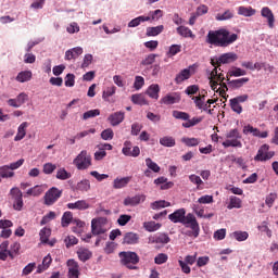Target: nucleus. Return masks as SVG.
I'll use <instances>...</instances> for the list:
<instances>
[{
	"instance_id": "de8ad7c7",
	"label": "nucleus",
	"mask_w": 278,
	"mask_h": 278,
	"mask_svg": "<svg viewBox=\"0 0 278 278\" xmlns=\"http://www.w3.org/2000/svg\"><path fill=\"white\" fill-rule=\"evenodd\" d=\"M160 227H162V224L155 223V222H144L143 223V228L146 229V231H157V229H160Z\"/></svg>"
},
{
	"instance_id": "423d86ee",
	"label": "nucleus",
	"mask_w": 278,
	"mask_h": 278,
	"mask_svg": "<svg viewBox=\"0 0 278 278\" xmlns=\"http://www.w3.org/2000/svg\"><path fill=\"white\" fill-rule=\"evenodd\" d=\"M119 257L123 266H126L129 270H136L138 268L136 264L140 262V257L136 252H121Z\"/></svg>"
},
{
	"instance_id": "20e7f679",
	"label": "nucleus",
	"mask_w": 278,
	"mask_h": 278,
	"mask_svg": "<svg viewBox=\"0 0 278 278\" xmlns=\"http://www.w3.org/2000/svg\"><path fill=\"white\" fill-rule=\"evenodd\" d=\"M77 170H88L92 166V155L87 150L80 151L73 160Z\"/></svg>"
},
{
	"instance_id": "603ef678",
	"label": "nucleus",
	"mask_w": 278,
	"mask_h": 278,
	"mask_svg": "<svg viewBox=\"0 0 278 278\" xmlns=\"http://www.w3.org/2000/svg\"><path fill=\"white\" fill-rule=\"evenodd\" d=\"M258 231H262L263 233H266L267 238H273V230L268 228V222H263L257 227Z\"/></svg>"
},
{
	"instance_id": "f3484780",
	"label": "nucleus",
	"mask_w": 278,
	"mask_h": 278,
	"mask_svg": "<svg viewBox=\"0 0 278 278\" xmlns=\"http://www.w3.org/2000/svg\"><path fill=\"white\" fill-rule=\"evenodd\" d=\"M243 134L245 136H249V134H252L255 138H268V131H260V129L251 126V125H247L243 127Z\"/></svg>"
},
{
	"instance_id": "e2e57ef3",
	"label": "nucleus",
	"mask_w": 278,
	"mask_h": 278,
	"mask_svg": "<svg viewBox=\"0 0 278 278\" xmlns=\"http://www.w3.org/2000/svg\"><path fill=\"white\" fill-rule=\"evenodd\" d=\"M229 75L231 77H244L247 75V71L240 68V67H233L230 72Z\"/></svg>"
},
{
	"instance_id": "dca6fc26",
	"label": "nucleus",
	"mask_w": 278,
	"mask_h": 278,
	"mask_svg": "<svg viewBox=\"0 0 278 278\" xmlns=\"http://www.w3.org/2000/svg\"><path fill=\"white\" fill-rule=\"evenodd\" d=\"M193 103L195 104V108L198 110H202L203 112H208V114H212V110H210V105L205 103V96L199 94L191 98Z\"/></svg>"
},
{
	"instance_id": "338daca9",
	"label": "nucleus",
	"mask_w": 278,
	"mask_h": 278,
	"mask_svg": "<svg viewBox=\"0 0 278 278\" xmlns=\"http://www.w3.org/2000/svg\"><path fill=\"white\" fill-rule=\"evenodd\" d=\"M92 60H93L92 54H85L80 68H88V66L92 64Z\"/></svg>"
},
{
	"instance_id": "cd10ccee",
	"label": "nucleus",
	"mask_w": 278,
	"mask_h": 278,
	"mask_svg": "<svg viewBox=\"0 0 278 278\" xmlns=\"http://www.w3.org/2000/svg\"><path fill=\"white\" fill-rule=\"evenodd\" d=\"M230 238L237 242H247V240H249V232L243 230H236L230 233Z\"/></svg>"
},
{
	"instance_id": "a18cd8bd",
	"label": "nucleus",
	"mask_w": 278,
	"mask_h": 278,
	"mask_svg": "<svg viewBox=\"0 0 278 278\" xmlns=\"http://www.w3.org/2000/svg\"><path fill=\"white\" fill-rule=\"evenodd\" d=\"M181 142L186 144V147H199V144L201 143V139L184 137L181 138Z\"/></svg>"
},
{
	"instance_id": "3c124183",
	"label": "nucleus",
	"mask_w": 278,
	"mask_h": 278,
	"mask_svg": "<svg viewBox=\"0 0 278 278\" xmlns=\"http://www.w3.org/2000/svg\"><path fill=\"white\" fill-rule=\"evenodd\" d=\"M146 166L149 168V170H152V173H160L161 167L157 165V163L153 162L151 157L146 159Z\"/></svg>"
},
{
	"instance_id": "1a4fd4ad",
	"label": "nucleus",
	"mask_w": 278,
	"mask_h": 278,
	"mask_svg": "<svg viewBox=\"0 0 278 278\" xmlns=\"http://www.w3.org/2000/svg\"><path fill=\"white\" fill-rule=\"evenodd\" d=\"M122 153L126 157H138L140 155V148L138 146L134 147L131 141H125Z\"/></svg>"
},
{
	"instance_id": "aec40b11",
	"label": "nucleus",
	"mask_w": 278,
	"mask_h": 278,
	"mask_svg": "<svg viewBox=\"0 0 278 278\" xmlns=\"http://www.w3.org/2000/svg\"><path fill=\"white\" fill-rule=\"evenodd\" d=\"M108 121L112 127H117V125H121L125 121V112H115L108 117Z\"/></svg>"
},
{
	"instance_id": "69168bd1",
	"label": "nucleus",
	"mask_w": 278,
	"mask_h": 278,
	"mask_svg": "<svg viewBox=\"0 0 278 278\" xmlns=\"http://www.w3.org/2000/svg\"><path fill=\"white\" fill-rule=\"evenodd\" d=\"M67 34H79V24L77 22H72L67 27H66Z\"/></svg>"
},
{
	"instance_id": "9d476101",
	"label": "nucleus",
	"mask_w": 278,
	"mask_h": 278,
	"mask_svg": "<svg viewBox=\"0 0 278 278\" xmlns=\"http://www.w3.org/2000/svg\"><path fill=\"white\" fill-rule=\"evenodd\" d=\"M60 197H62V190L58 189L56 187H52L45 194V204L53 205V203H55Z\"/></svg>"
},
{
	"instance_id": "37998d69",
	"label": "nucleus",
	"mask_w": 278,
	"mask_h": 278,
	"mask_svg": "<svg viewBox=\"0 0 278 278\" xmlns=\"http://www.w3.org/2000/svg\"><path fill=\"white\" fill-rule=\"evenodd\" d=\"M124 244H138V235L135 232H127L124 236Z\"/></svg>"
},
{
	"instance_id": "49530a36",
	"label": "nucleus",
	"mask_w": 278,
	"mask_h": 278,
	"mask_svg": "<svg viewBox=\"0 0 278 278\" xmlns=\"http://www.w3.org/2000/svg\"><path fill=\"white\" fill-rule=\"evenodd\" d=\"M160 144L162 147L173 148V147H175L176 141H175V138H173L170 136H165L160 139Z\"/></svg>"
},
{
	"instance_id": "6ab92c4d",
	"label": "nucleus",
	"mask_w": 278,
	"mask_h": 278,
	"mask_svg": "<svg viewBox=\"0 0 278 278\" xmlns=\"http://www.w3.org/2000/svg\"><path fill=\"white\" fill-rule=\"evenodd\" d=\"M147 197L144 194H137L134 197H128L124 200V205L126 206H136V205H140V203H144Z\"/></svg>"
},
{
	"instance_id": "72a5a7b5",
	"label": "nucleus",
	"mask_w": 278,
	"mask_h": 278,
	"mask_svg": "<svg viewBox=\"0 0 278 278\" xmlns=\"http://www.w3.org/2000/svg\"><path fill=\"white\" fill-rule=\"evenodd\" d=\"M33 75L34 74L31 73V71H22L17 74L15 79L16 81H18V84H25L26 81L31 80Z\"/></svg>"
},
{
	"instance_id": "f8f14e48",
	"label": "nucleus",
	"mask_w": 278,
	"mask_h": 278,
	"mask_svg": "<svg viewBox=\"0 0 278 278\" xmlns=\"http://www.w3.org/2000/svg\"><path fill=\"white\" fill-rule=\"evenodd\" d=\"M11 194L14 199L13 201V208L16 210V212H21L23 210V192L20 191L18 188H12Z\"/></svg>"
},
{
	"instance_id": "0eeeda50",
	"label": "nucleus",
	"mask_w": 278,
	"mask_h": 278,
	"mask_svg": "<svg viewBox=\"0 0 278 278\" xmlns=\"http://www.w3.org/2000/svg\"><path fill=\"white\" fill-rule=\"evenodd\" d=\"M208 79L210 86L215 92H218L220 90L218 86H224V88H226L227 90V85L223 83L225 81V74L218 73V67H215L212 72H210Z\"/></svg>"
},
{
	"instance_id": "58836bf2",
	"label": "nucleus",
	"mask_w": 278,
	"mask_h": 278,
	"mask_svg": "<svg viewBox=\"0 0 278 278\" xmlns=\"http://www.w3.org/2000/svg\"><path fill=\"white\" fill-rule=\"evenodd\" d=\"M131 101L135 103V105H149V101L142 93L132 94Z\"/></svg>"
},
{
	"instance_id": "79ce46f5",
	"label": "nucleus",
	"mask_w": 278,
	"mask_h": 278,
	"mask_svg": "<svg viewBox=\"0 0 278 278\" xmlns=\"http://www.w3.org/2000/svg\"><path fill=\"white\" fill-rule=\"evenodd\" d=\"M76 190H78V192H89V190H90V180L83 179V180L78 181L77 185H76Z\"/></svg>"
},
{
	"instance_id": "a878e982",
	"label": "nucleus",
	"mask_w": 278,
	"mask_h": 278,
	"mask_svg": "<svg viewBox=\"0 0 278 278\" xmlns=\"http://www.w3.org/2000/svg\"><path fill=\"white\" fill-rule=\"evenodd\" d=\"M27 127H29V123L24 122L17 127V134L14 137L15 142H21L25 136H27Z\"/></svg>"
},
{
	"instance_id": "9b49d317",
	"label": "nucleus",
	"mask_w": 278,
	"mask_h": 278,
	"mask_svg": "<svg viewBox=\"0 0 278 278\" xmlns=\"http://www.w3.org/2000/svg\"><path fill=\"white\" fill-rule=\"evenodd\" d=\"M108 228L103 226V218H93L91 220V233L93 236H105Z\"/></svg>"
},
{
	"instance_id": "f03ea898",
	"label": "nucleus",
	"mask_w": 278,
	"mask_h": 278,
	"mask_svg": "<svg viewBox=\"0 0 278 278\" xmlns=\"http://www.w3.org/2000/svg\"><path fill=\"white\" fill-rule=\"evenodd\" d=\"M238 40V34L227 30V28H220L218 30H210L206 36L207 45L214 47H229Z\"/></svg>"
},
{
	"instance_id": "052dcab7",
	"label": "nucleus",
	"mask_w": 278,
	"mask_h": 278,
	"mask_svg": "<svg viewBox=\"0 0 278 278\" xmlns=\"http://www.w3.org/2000/svg\"><path fill=\"white\" fill-rule=\"evenodd\" d=\"M229 103L232 112H236V114H242V105H240L238 101L230 99Z\"/></svg>"
},
{
	"instance_id": "7ed1b4c3",
	"label": "nucleus",
	"mask_w": 278,
	"mask_h": 278,
	"mask_svg": "<svg viewBox=\"0 0 278 278\" xmlns=\"http://www.w3.org/2000/svg\"><path fill=\"white\" fill-rule=\"evenodd\" d=\"M225 138L226 139L222 141V147H224V149H229L230 147H232V149H242V134H240L238 128L227 131Z\"/></svg>"
},
{
	"instance_id": "8fccbe9b",
	"label": "nucleus",
	"mask_w": 278,
	"mask_h": 278,
	"mask_svg": "<svg viewBox=\"0 0 278 278\" xmlns=\"http://www.w3.org/2000/svg\"><path fill=\"white\" fill-rule=\"evenodd\" d=\"M56 179H60L61 181H66V179H71V173H68L66 168L61 167L56 172Z\"/></svg>"
},
{
	"instance_id": "09e8293b",
	"label": "nucleus",
	"mask_w": 278,
	"mask_h": 278,
	"mask_svg": "<svg viewBox=\"0 0 278 278\" xmlns=\"http://www.w3.org/2000/svg\"><path fill=\"white\" fill-rule=\"evenodd\" d=\"M72 222H73V213L71 211L65 212L61 219L62 227H68Z\"/></svg>"
},
{
	"instance_id": "a211bd4d",
	"label": "nucleus",
	"mask_w": 278,
	"mask_h": 278,
	"mask_svg": "<svg viewBox=\"0 0 278 278\" xmlns=\"http://www.w3.org/2000/svg\"><path fill=\"white\" fill-rule=\"evenodd\" d=\"M67 268H68V278H79V263L75 260L67 261Z\"/></svg>"
},
{
	"instance_id": "4be33fe9",
	"label": "nucleus",
	"mask_w": 278,
	"mask_h": 278,
	"mask_svg": "<svg viewBox=\"0 0 278 278\" xmlns=\"http://www.w3.org/2000/svg\"><path fill=\"white\" fill-rule=\"evenodd\" d=\"M170 242V238L167 237L166 233H161L159 236L150 237L148 239L149 244H168Z\"/></svg>"
},
{
	"instance_id": "5fc2aeb1",
	"label": "nucleus",
	"mask_w": 278,
	"mask_h": 278,
	"mask_svg": "<svg viewBox=\"0 0 278 278\" xmlns=\"http://www.w3.org/2000/svg\"><path fill=\"white\" fill-rule=\"evenodd\" d=\"M168 262V254L166 253H159L154 257V264H157V266H161V264H166Z\"/></svg>"
},
{
	"instance_id": "c03bdc74",
	"label": "nucleus",
	"mask_w": 278,
	"mask_h": 278,
	"mask_svg": "<svg viewBox=\"0 0 278 278\" xmlns=\"http://www.w3.org/2000/svg\"><path fill=\"white\" fill-rule=\"evenodd\" d=\"M14 176V173L10 169L9 165H3L0 167V178L10 179Z\"/></svg>"
},
{
	"instance_id": "bf43d9fd",
	"label": "nucleus",
	"mask_w": 278,
	"mask_h": 278,
	"mask_svg": "<svg viewBox=\"0 0 278 278\" xmlns=\"http://www.w3.org/2000/svg\"><path fill=\"white\" fill-rule=\"evenodd\" d=\"M102 140H113L114 139V130L112 128H106L101 132Z\"/></svg>"
},
{
	"instance_id": "c9c22d12",
	"label": "nucleus",
	"mask_w": 278,
	"mask_h": 278,
	"mask_svg": "<svg viewBox=\"0 0 278 278\" xmlns=\"http://www.w3.org/2000/svg\"><path fill=\"white\" fill-rule=\"evenodd\" d=\"M151 21V16H144V15H140L138 17L132 18L129 23H128V27L129 28H134V27H139V25L141 23H147Z\"/></svg>"
},
{
	"instance_id": "13d9d810",
	"label": "nucleus",
	"mask_w": 278,
	"mask_h": 278,
	"mask_svg": "<svg viewBox=\"0 0 278 278\" xmlns=\"http://www.w3.org/2000/svg\"><path fill=\"white\" fill-rule=\"evenodd\" d=\"M215 18L216 21H229L230 18H233V13L230 10H227L224 13H218Z\"/></svg>"
},
{
	"instance_id": "2eb2a0df",
	"label": "nucleus",
	"mask_w": 278,
	"mask_h": 278,
	"mask_svg": "<svg viewBox=\"0 0 278 278\" xmlns=\"http://www.w3.org/2000/svg\"><path fill=\"white\" fill-rule=\"evenodd\" d=\"M261 16H263V18H266L269 29L275 28V14L273 13V10H270V8H262Z\"/></svg>"
},
{
	"instance_id": "4d7b16f0",
	"label": "nucleus",
	"mask_w": 278,
	"mask_h": 278,
	"mask_svg": "<svg viewBox=\"0 0 278 278\" xmlns=\"http://www.w3.org/2000/svg\"><path fill=\"white\" fill-rule=\"evenodd\" d=\"M101 114V111L99 109L89 110L84 113L83 118L84 121H88V118H94Z\"/></svg>"
},
{
	"instance_id": "e433bc0d",
	"label": "nucleus",
	"mask_w": 278,
	"mask_h": 278,
	"mask_svg": "<svg viewBox=\"0 0 278 278\" xmlns=\"http://www.w3.org/2000/svg\"><path fill=\"white\" fill-rule=\"evenodd\" d=\"M162 31H164V25L148 27L146 29V36H148V37L160 36V34H162Z\"/></svg>"
},
{
	"instance_id": "393cba45",
	"label": "nucleus",
	"mask_w": 278,
	"mask_h": 278,
	"mask_svg": "<svg viewBox=\"0 0 278 278\" xmlns=\"http://www.w3.org/2000/svg\"><path fill=\"white\" fill-rule=\"evenodd\" d=\"M81 53H84V48L81 47L72 48L65 52V60H67L68 62L71 60H77V56L81 55Z\"/></svg>"
},
{
	"instance_id": "6e6d98bb",
	"label": "nucleus",
	"mask_w": 278,
	"mask_h": 278,
	"mask_svg": "<svg viewBox=\"0 0 278 278\" xmlns=\"http://www.w3.org/2000/svg\"><path fill=\"white\" fill-rule=\"evenodd\" d=\"M244 84H249L248 77L238 78V79L230 81V86H232V88H242V86H244Z\"/></svg>"
},
{
	"instance_id": "864d4df0",
	"label": "nucleus",
	"mask_w": 278,
	"mask_h": 278,
	"mask_svg": "<svg viewBox=\"0 0 278 278\" xmlns=\"http://www.w3.org/2000/svg\"><path fill=\"white\" fill-rule=\"evenodd\" d=\"M55 168H58V165L53 163H45L42 167V173H45V175H53Z\"/></svg>"
},
{
	"instance_id": "f257e3e1",
	"label": "nucleus",
	"mask_w": 278,
	"mask_h": 278,
	"mask_svg": "<svg viewBox=\"0 0 278 278\" xmlns=\"http://www.w3.org/2000/svg\"><path fill=\"white\" fill-rule=\"evenodd\" d=\"M168 219L172 223H180V225H184L187 229L184 232V236H187L188 238H199V235L201 233V227L199 226V222L197 220V217L194 214L189 213L186 215V208H178L174 213L168 215Z\"/></svg>"
},
{
	"instance_id": "f704fd0d",
	"label": "nucleus",
	"mask_w": 278,
	"mask_h": 278,
	"mask_svg": "<svg viewBox=\"0 0 278 278\" xmlns=\"http://www.w3.org/2000/svg\"><path fill=\"white\" fill-rule=\"evenodd\" d=\"M51 262H53V258H51V254H48L47 256L43 257L42 264L38 265L37 267V275H40V273H45L49 266H51Z\"/></svg>"
},
{
	"instance_id": "a19ab883",
	"label": "nucleus",
	"mask_w": 278,
	"mask_h": 278,
	"mask_svg": "<svg viewBox=\"0 0 278 278\" xmlns=\"http://www.w3.org/2000/svg\"><path fill=\"white\" fill-rule=\"evenodd\" d=\"M39 236L42 244H49V238H51V228H42Z\"/></svg>"
},
{
	"instance_id": "7c9ffc66",
	"label": "nucleus",
	"mask_w": 278,
	"mask_h": 278,
	"mask_svg": "<svg viewBox=\"0 0 278 278\" xmlns=\"http://www.w3.org/2000/svg\"><path fill=\"white\" fill-rule=\"evenodd\" d=\"M177 35L181 36L182 38H192L193 40L197 38L192 30L186 26H178L176 28Z\"/></svg>"
},
{
	"instance_id": "774afa93",
	"label": "nucleus",
	"mask_w": 278,
	"mask_h": 278,
	"mask_svg": "<svg viewBox=\"0 0 278 278\" xmlns=\"http://www.w3.org/2000/svg\"><path fill=\"white\" fill-rule=\"evenodd\" d=\"M142 86H144V77L136 76L135 83H134V88H136L137 90H141Z\"/></svg>"
},
{
	"instance_id": "c85d7f7f",
	"label": "nucleus",
	"mask_w": 278,
	"mask_h": 278,
	"mask_svg": "<svg viewBox=\"0 0 278 278\" xmlns=\"http://www.w3.org/2000/svg\"><path fill=\"white\" fill-rule=\"evenodd\" d=\"M47 190V185H36L26 191L27 197H40Z\"/></svg>"
},
{
	"instance_id": "473e14b6",
	"label": "nucleus",
	"mask_w": 278,
	"mask_h": 278,
	"mask_svg": "<svg viewBox=\"0 0 278 278\" xmlns=\"http://www.w3.org/2000/svg\"><path fill=\"white\" fill-rule=\"evenodd\" d=\"M147 94H148V97H150V99L159 100L160 99V85H157V84L150 85L149 88L147 89Z\"/></svg>"
},
{
	"instance_id": "39448f33",
	"label": "nucleus",
	"mask_w": 278,
	"mask_h": 278,
	"mask_svg": "<svg viewBox=\"0 0 278 278\" xmlns=\"http://www.w3.org/2000/svg\"><path fill=\"white\" fill-rule=\"evenodd\" d=\"M172 114L173 117L177 118L178 121H186L185 123H182V127H185V129H190V127H194L195 125H199L201 121H203L202 117H192L190 119V114L181 111H173Z\"/></svg>"
},
{
	"instance_id": "b1692460",
	"label": "nucleus",
	"mask_w": 278,
	"mask_h": 278,
	"mask_svg": "<svg viewBox=\"0 0 278 278\" xmlns=\"http://www.w3.org/2000/svg\"><path fill=\"white\" fill-rule=\"evenodd\" d=\"M192 77V66L182 70L179 74L176 75L175 81L176 84H184L187 79Z\"/></svg>"
},
{
	"instance_id": "0e129e2a",
	"label": "nucleus",
	"mask_w": 278,
	"mask_h": 278,
	"mask_svg": "<svg viewBox=\"0 0 278 278\" xmlns=\"http://www.w3.org/2000/svg\"><path fill=\"white\" fill-rule=\"evenodd\" d=\"M64 242H65V247L67 249H71V247H75V244H77V242H79V240H77L75 236H67L65 238Z\"/></svg>"
},
{
	"instance_id": "4468645a",
	"label": "nucleus",
	"mask_w": 278,
	"mask_h": 278,
	"mask_svg": "<svg viewBox=\"0 0 278 278\" xmlns=\"http://www.w3.org/2000/svg\"><path fill=\"white\" fill-rule=\"evenodd\" d=\"M181 101V96L177 92L167 93L160 100L161 105H175Z\"/></svg>"
},
{
	"instance_id": "bb28decb",
	"label": "nucleus",
	"mask_w": 278,
	"mask_h": 278,
	"mask_svg": "<svg viewBox=\"0 0 278 278\" xmlns=\"http://www.w3.org/2000/svg\"><path fill=\"white\" fill-rule=\"evenodd\" d=\"M68 210H88L90 208V204L86 200H78L76 202L67 203Z\"/></svg>"
},
{
	"instance_id": "412c9836",
	"label": "nucleus",
	"mask_w": 278,
	"mask_h": 278,
	"mask_svg": "<svg viewBox=\"0 0 278 278\" xmlns=\"http://www.w3.org/2000/svg\"><path fill=\"white\" fill-rule=\"evenodd\" d=\"M238 60V54L235 52H228L219 55L217 59V64H231L232 62H236Z\"/></svg>"
},
{
	"instance_id": "6e6552de",
	"label": "nucleus",
	"mask_w": 278,
	"mask_h": 278,
	"mask_svg": "<svg viewBox=\"0 0 278 278\" xmlns=\"http://www.w3.org/2000/svg\"><path fill=\"white\" fill-rule=\"evenodd\" d=\"M275 157V151H270V146L263 144L256 155L254 156L255 162H268V160H273Z\"/></svg>"
},
{
	"instance_id": "5701e85b",
	"label": "nucleus",
	"mask_w": 278,
	"mask_h": 278,
	"mask_svg": "<svg viewBox=\"0 0 278 278\" xmlns=\"http://www.w3.org/2000/svg\"><path fill=\"white\" fill-rule=\"evenodd\" d=\"M129 181H131L130 176L117 177L113 180V188L115 190H121L123 188H127V186L129 185Z\"/></svg>"
},
{
	"instance_id": "680f3d73",
	"label": "nucleus",
	"mask_w": 278,
	"mask_h": 278,
	"mask_svg": "<svg viewBox=\"0 0 278 278\" xmlns=\"http://www.w3.org/2000/svg\"><path fill=\"white\" fill-rule=\"evenodd\" d=\"M157 54H149L141 61V66H151L155 62Z\"/></svg>"
},
{
	"instance_id": "4c0bfd02",
	"label": "nucleus",
	"mask_w": 278,
	"mask_h": 278,
	"mask_svg": "<svg viewBox=\"0 0 278 278\" xmlns=\"http://www.w3.org/2000/svg\"><path fill=\"white\" fill-rule=\"evenodd\" d=\"M168 181V178L162 176L154 180V184L156 186H161V190H168V188H173V182H166Z\"/></svg>"
},
{
	"instance_id": "ea45409f",
	"label": "nucleus",
	"mask_w": 278,
	"mask_h": 278,
	"mask_svg": "<svg viewBox=\"0 0 278 278\" xmlns=\"http://www.w3.org/2000/svg\"><path fill=\"white\" fill-rule=\"evenodd\" d=\"M255 9L251 8V7H239L238 8V14L240 16H255Z\"/></svg>"
},
{
	"instance_id": "ddd939ff",
	"label": "nucleus",
	"mask_w": 278,
	"mask_h": 278,
	"mask_svg": "<svg viewBox=\"0 0 278 278\" xmlns=\"http://www.w3.org/2000/svg\"><path fill=\"white\" fill-rule=\"evenodd\" d=\"M28 100H29V96L25 92H21L16 98L9 99L8 105H10V108L18 109L22 105H25V103H27Z\"/></svg>"
},
{
	"instance_id": "2f4dec72",
	"label": "nucleus",
	"mask_w": 278,
	"mask_h": 278,
	"mask_svg": "<svg viewBox=\"0 0 278 278\" xmlns=\"http://www.w3.org/2000/svg\"><path fill=\"white\" fill-rule=\"evenodd\" d=\"M240 207H242V200L236 195H230L227 210H240Z\"/></svg>"
},
{
	"instance_id": "c756f323",
	"label": "nucleus",
	"mask_w": 278,
	"mask_h": 278,
	"mask_svg": "<svg viewBox=\"0 0 278 278\" xmlns=\"http://www.w3.org/2000/svg\"><path fill=\"white\" fill-rule=\"evenodd\" d=\"M76 253L80 262H88V260L92 257V251H90L88 248H78Z\"/></svg>"
}]
</instances>
